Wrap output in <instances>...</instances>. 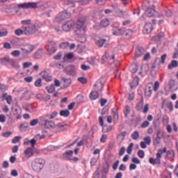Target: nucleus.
Instances as JSON below:
<instances>
[{
    "mask_svg": "<svg viewBox=\"0 0 178 178\" xmlns=\"http://www.w3.org/2000/svg\"><path fill=\"white\" fill-rule=\"evenodd\" d=\"M74 26H76V34L78 35H84V34H86V30H87V25H86V17L79 18L76 24L73 20L67 22L63 25V31L67 33V31H70Z\"/></svg>",
    "mask_w": 178,
    "mask_h": 178,
    "instance_id": "f257e3e1",
    "label": "nucleus"
},
{
    "mask_svg": "<svg viewBox=\"0 0 178 178\" xmlns=\"http://www.w3.org/2000/svg\"><path fill=\"white\" fill-rule=\"evenodd\" d=\"M104 76H102L99 78L96 83H95L94 87L95 88L96 90H92V92L90 94V98L92 101H95V99H98V97H99V92L100 94L102 93V91H104V87L105 86V83H104Z\"/></svg>",
    "mask_w": 178,
    "mask_h": 178,
    "instance_id": "f03ea898",
    "label": "nucleus"
},
{
    "mask_svg": "<svg viewBox=\"0 0 178 178\" xmlns=\"http://www.w3.org/2000/svg\"><path fill=\"white\" fill-rule=\"evenodd\" d=\"M44 129H56L58 131H63L67 129V125L66 124L59 123L55 125V122L47 120L44 121Z\"/></svg>",
    "mask_w": 178,
    "mask_h": 178,
    "instance_id": "7ed1b4c3",
    "label": "nucleus"
},
{
    "mask_svg": "<svg viewBox=\"0 0 178 178\" xmlns=\"http://www.w3.org/2000/svg\"><path fill=\"white\" fill-rule=\"evenodd\" d=\"M44 166H45V160L43 159H35L31 164L33 170L38 172H41L44 169Z\"/></svg>",
    "mask_w": 178,
    "mask_h": 178,
    "instance_id": "20e7f679",
    "label": "nucleus"
},
{
    "mask_svg": "<svg viewBox=\"0 0 178 178\" xmlns=\"http://www.w3.org/2000/svg\"><path fill=\"white\" fill-rule=\"evenodd\" d=\"M74 152L73 150H67L63 154V158L65 161H70V162H79L80 159L78 157H72Z\"/></svg>",
    "mask_w": 178,
    "mask_h": 178,
    "instance_id": "39448f33",
    "label": "nucleus"
},
{
    "mask_svg": "<svg viewBox=\"0 0 178 178\" xmlns=\"http://www.w3.org/2000/svg\"><path fill=\"white\" fill-rule=\"evenodd\" d=\"M18 9H37L38 3L35 2H28L17 4Z\"/></svg>",
    "mask_w": 178,
    "mask_h": 178,
    "instance_id": "423d86ee",
    "label": "nucleus"
},
{
    "mask_svg": "<svg viewBox=\"0 0 178 178\" xmlns=\"http://www.w3.org/2000/svg\"><path fill=\"white\" fill-rule=\"evenodd\" d=\"M145 15H146L147 17H158V16H159V13L155 10V5H152V7H148L145 10Z\"/></svg>",
    "mask_w": 178,
    "mask_h": 178,
    "instance_id": "0eeeda50",
    "label": "nucleus"
},
{
    "mask_svg": "<svg viewBox=\"0 0 178 178\" xmlns=\"http://www.w3.org/2000/svg\"><path fill=\"white\" fill-rule=\"evenodd\" d=\"M24 31V35H32L37 31V26L35 25L22 26Z\"/></svg>",
    "mask_w": 178,
    "mask_h": 178,
    "instance_id": "6e6552de",
    "label": "nucleus"
},
{
    "mask_svg": "<svg viewBox=\"0 0 178 178\" xmlns=\"http://www.w3.org/2000/svg\"><path fill=\"white\" fill-rule=\"evenodd\" d=\"M72 16V13L70 12L65 10L64 11L60 13L56 18L57 22L60 23L63 22V20H66V19H69Z\"/></svg>",
    "mask_w": 178,
    "mask_h": 178,
    "instance_id": "1a4fd4ad",
    "label": "nucleus"
},
{
    "mask_svg": "<svg viewBox=\"0 0 178 178\" xmlns=\"http://www.w3.org/2000/svg\"><path fill=\"white\" fill-rule=\"evenodd\" d=\"M64 72L67 74V76H76V74H77V72H76V67L73 65H70L67 66L64 69Z\"/></svg>",
    "mask_w": 178,
    "mask_h": 178,
    "instance_id": "9d476101",
    "label": "nucleus"
},
{
    "mask_svg": "<svg viewBox=\"0 0 178 178\" xmlns=\"http://www.w3.org/2000/svg\"><path fill=\"white\" fill-rule=\"evenodd\" d=\"M165 105L166 106V108L169 109L170 112H173V102H168V99H162L161 109L165 108Z\"/></svg>",
    "mask_w": 178,
    "mask_h": 178,
    "instance_id": "9b49d317",
    "label": "nucleus"
},
{
    "mask_svg": "<svg viewBox=\"0 0 178 178\" xmlns=\"http://www.w3.org/2000/svg\"><path fill=\"white\" fill-rule=\"evenodd\" d=\"M154 30V26L151 22H146L143 26V34H151Z\"/></svg>",
    "mask_w": 178,
    "mask_h": 178,
    "instance_id": "f8f14e48",
    "label": "nucleus"
},
{
    "mask_svg": "<svg viewBox=\"0 0 178 178\" xmlns=\"http://www.w3.org/2000/svg\"><path fill=\"white\" fill-rule=\"evenodd\" d=\"M44 55H47V51L44 48H40L36 52H35L33 58H35V59H41Z\"/></svg>",
    "mask_w": 178,
    "mask_h": 178,
    "instance_id": "ddd939ff",
    "label": "nucleus"
},
{
    "mask_svg": "<svg viewBox=\"0 0 178 178\" xmlns=\"http://www.w3.org/2000/svg\"><path fill=\"white\" fill-rule=\"evenodd\" d=\"M95 44L98 48H106L108 47V40L105 38H99V40H96Z\"/></svg>",
    "mask_w": 178,
    "mask_h": 178,
    "instance_id": "4468645a",
    "label": "nucleus"
},
{
    "mask_svg": "<svg viewBox=\"0 0 178 178\" xmlns=\"http://www.w3.org/2000/svg\"><path fill=\"white\" fill-rule=\"evenodd\" d=\"M156 159L152 157L149 159V162L151 165H161V154H156Z\"/></svg>",
    "mask_w": 178,
    "mask_h": 178,
    "instance_id": "2eb2a0df",
    "label": "nucleus"
},
{
    "mask_svg": "<svg viewBox=\"0 0 178 178\" xmlns=\"http://www.w3.org/2000/svg\"><path fill=\"white\" fill-rule=\"evenodd\" d=\"M12 111L13 113V115L16 116L17 119H22V108L19 107H12Z\"/></svg>",
    "mask_w": 178,
    "mask_h": 178,
    "instance_id": "dca6fc26",
    "label": "nucleus"
},
{
    "mask_svg": "<svg viewBox=\"0 0 178 178\" xmlns=\"http://www.w3.org/2000/svg\"><path fill=\"white\" fill-rule=\"evenodd\" d=\"M62 81L64 83L63 87H61L62 90H65V88L70 87V86L72 85V79L70 78L63 77Z\"/></svg>",
    "mask_w": 178,
    "mask_h": 178,
    "instance_id": "f3484780",
    "label": "nucleus"
},
{
    "mask_svg": "<svg viewBox=\"0 0 178 178\" xmlns=\"http://www.w3.org/2000/svg\"><path fill=\"white\" fill-rule=\"evenodd\" d=\"M145 52V49H144V47H138L136 49L135 51V57H134V59L136 60V58H140L143 54Z\"/></svg>",
    "mask_w": 178,
    "mask_h": 178,
    "instance_id": "a211bd4d",
    "label": "nucleus"
},
{
    "mask_svg": "<svg viewBox=\"0 0 178 178\" xmlns=\"http://www.w3.org/2000/svg\"><path fill=\"white\" fill-rule=\"evenodd\" d=\"M40 76H42V79H44L45 81L49 83V81H52V76H48V72L42 71L40 73Z\"/></svg>",
    "mask_w": 178,
    "mask_h": 178,
    "instance_id": "6ab92c4d",
    "label": "nucleus"
},
{
    "mask_svg": "<svg viewBox=\"0 0 178 178\" xmlns=\"http://www.w3.org/2000/svg\"><path fill=\"white\" fill-rule=\"evenodd\" d=\"M138 83H140V78L138 76H136L134 78L133 81L130 83V88L131 90H134L138 86Z\"/></svg>",
    "mask_w": 178,
    "mask_h": 178,
    "instance_id": "aec40b11",
    "label": "nucleus"
},
{
    "mask_svg": "<svg viewBox=\"0 0 178 178\" xmlns=\"http://www.w3.org/2000/svg\"><path fill=\"white\" fill-rule=\"evenodd\" d=\"M129 70L131 72V73H137L138 71V63H134L131 66L129 67Z\"/></svg>",
    "mask_w": 178,
    "mask_h": 178,
    "instance_id": "412c9836",
    "label": "nucleus"
},
{
    "mask_svg": "<svg viewBox=\"0 0 178 178\" xmlns=\"http://www.w3.org/2000/svg\"><path fill=\"white\" fill-rule=\"evenodd\" d=\"M143 106H144V97L141 96L140 101L138 104H136V111H141V109H143Z\"/></svg>",
    "mask_w": 178,
    "mask_h": 178,
    "instance_id": "4be33fe9",
    "label": "nucleus"
},
{
    "mask_svg": "<svg viewBox=\"0 0 178 178\" xmlns=\"http://www.w3.org/2000/svg\"><path fill=\"white\" fill-rule=\"evenodd\" d=\"M24 154L27 158H30L31 156H33L34 155V151L33 150V148L31 147H28L25 151H24Z\"/></svg>",
    "mask_w": 178,
    "mask_h": 178,
    "instance_id": "5701e85b",
    "label": "nucleus"
},
{
    "mask_svg": "<svg viewBox=\"0 0 178 178\" xmlns=\"http://www.w3.org/2000/svg\"><path fill=\"white\" fill-rule=\"evenodd\" d=\"M145 95L147 98H151V95H152V86H147V88L145 90Z\"/></svg>",
    "mask_w": 178,
    "mask_h": 178,
    "instance_id": "b1692460",
    "label": "nucleus"
},
{
    "mask_svg": "<svg viewBox=\"0 0 178 178\" xmlns=\"http://www.w3.org/2000/svg\"><path fill=\"white\" fill-rule=\"evenodd\" d=\"M123 112L124 113L125 118H129V115H130V113L131 112V110H130V106L129 105H125L124 107Z\"/></svg>",
    "mask_w": 178,
    "mask_h": 178,
    "instance_id": "393cba45",
    "label": "nucleus"
},
{
    "mask_svg": "<svg viewBox=\"0 0 178 178\" xmlns=\"http://www.w3.org/2000/svg\"><path fill=\"white\" fill-rule=\"evenodd\" d=\"M169 70H172V69L175 67H178V62L176 60H172L171 63L168 66Z\"/></svg>",
    "mask_w": 178,
    "mask_h": 178,
    "instance_id": "a878e982",
    "label": "nucleus"
},
{
    "mask_svg": "<svg viewBox=\"0 0 178 178\" xmlns=\"http://www.w3.org/2000/svg\"><path fill=\"white\" fill-rule=\"evenodd\" d=\"M60 116H63V118H69V116H70V111L68 109L61 110L60 111Z\"/></svg>",
    "mask_w": 178,
    "mask_h": 178,
    "instance_id": "bb28decb",
    "label": "nucleus"
},
{
    "mask_svg": "<svg viewBox=\"0 0 178 178\" xmlns=\"http://www.w3.org/2000/svg\"><path fill=\"white\" fill-rule=\"evenodd\" d=\"M97 130H98V126L94 125L92 127L91 131H90L89 133H88V138H92L94 137V131H97Z\"/></svg>",
    "mask_w": 178,
    "mask_h": 178,
    "instance_id": "cd10ccee",
    "label": "nucleus"
},
{
    "mask_svg": "<svg viewBox=\"0 0 178 178\" xmlns=\"http://www.w3.org/2000/svg\"><path fill=\"white\" fill-rule=\"evenodd\" d=\"M11 60H12V59H10V58H9V57L0 58V62H1V65H5V63H9V65H10Z\"/></svg>",
    "mask_w": 178,
    "mask_h": 178,
    "instance_id": "c85d7f7f",
    "label": "nucleus"
},
{
    "mask_svg": "<svg viewBox=\"0 0 178 178\" xmlns=\"http://www.w3.org/2000/svg\"><path fill=\"white\" fill-rule=\"evenodd\" d=\"M45 90H47V91L49 94H52V93L55 92V85L51 84L50 86V87L46 86Z\"/></svg>",
    "mask_w": 178,
    "mask_h": 178,
    "instance_id": "c756f323",
    "label": "nucleus"
},
{
    "mask_svg": "<svg viewBox=\"0 0 178 178\" xmlns=\"http://www.w3.org/2000/svg\"><path fill=\"white\" fill-rule=\"evenodd\" d=\"M111 22L108 21V19H104L100 22V27H108Z\"/></svg>",
    "mask_w": 178,
    "mask_h": 178,
    "instance_id": "7c9ffc66",
    "label": "nucleus"
},
{
    "mask_svg": "<svg viewBox=\"0 0 178 178\" xmlns=\"http://www.w3.org/2000/svg\"><path fill=\"white\" fill-rule=\"evenodd\" d=\"M73 58H74V54H73V52H70L64 56L63 59L64 60H70L73 59Z\"/></svg>",
    "mask_w": 178,
    "mask_h": 178,
    "instance_id": "2f4dec72",
    "label": "nucleus"
},
{
    "mask_svg": "<svg viewBox=\"0 0 178 178\" xmlns=\"http://www.w3.org/2000/svg\"><path fill=\"white\" fill-rule=\"evenodd\" d=\"M21 51H23L24 54H31V52H33L34 51V46H30L29 47V49L22 48Z\"/></svg>",
    "mask_w": 178,
    "mask_h": 178,
    "instance_id": "473e14b6",
    "label": "nucleus"
},
{
    "mask_svg": "<svg viewBox=\"0 0 178 178\" xmlns=\"http://www.w3.org/2000/svg\"><path fill=\"white\" fill-rule=\"evenodd\" d=\"M112 131V125H104L102 127L103 133H109Z\"/></svg>",
    "mask_w": 178,
    "mask_h": 178,
    "instance_id": "72a5a7b5",
    "label": "nucleus"
},
{
    "mask_svg": "<svg viewBox=\"0 0 178 178\" xmlns=\"http://www.w3.org/2000/svg\"><path fill=\"white\" fill-rule=\"evenodd\" d=\"M10 65H11L14 69H17V70L20 69V65L16 63V61L13 59H12L11 61L10 62Z\"/></svg>",
    "mask_w": 178,
    "mask_h": 178,
    "instance_id": "f704fd0d",
    "label": "nucleus"
},
{
    "mask_svg": "<svg viewBox=\"0 0 178 178\" xmlns=\"http://www.w3.org/2000/svg\"><path fill=\"white\" fill-rule=\"evenodd\" d=\"M162 140V138L161 136H156V138L153 139V144L156 147L159 144H161V141Z\"/></svg>",
    "mask_w": 178,
    "mask_h": 178,
    "instance_id": "c9c22d12",
    "label": "nucleus"
},
{
    "mask_svg": "<svg viewBox=\"0 0 178 178\" xmlns=\"http://www.w3.org/2000/svg\"><path fill=\"white\" fill-rule=\"evenodd\" d=\"M103 170L104 173H108V172H109V163L106 161L103 164Z\"/></svg>",
    "mask_w": 178,
    "mask_h": 178,
    "instance_id": "e433bc0d",
    "label": "nucleus"
},
{
    "mask_svg": "<svg viewBox=\"0 0 178 178\" xmlns=\"http://www.w3.org/2000/svg\"><path fill=\"white\" fill-rule=\"evenodd\" d=\"M108 59H109V54H108V52L106 51L105 54L102 57V63H106Z\"/></svg>",
    "mask_w": 178,
    "mask_h": 178,
    "instance_id": "4c0bfd02",
    "label": "nucleus"
},
{
    "mask_svg": "<svg viewBox=\"0 0 178 178\" xmlns=\"http://www.w3.org/2000/svg\"><path fill=\"white\" fill-rule=\"evenodd\" d=\"M15 35H22L24 34V29L22 27L21 29H17L15 31Z\"/></svg>",
    "mask_w": 178,
    "mask_h": 178,
    "instance_id": "58836bf2",
    "label": "nucleus"
},
{
    "mask_svg": "<svg viewBox=\"0 0 178 178\" xmlns=\"http://www.w3.org/2000/svg\"><path fill=\"white\" fill-rule=\"evenodd\" d=\"M127 134V131H122L120 134H118V138H120L122 141L124 140V138L126 137V135Z\"/></svg>",
    "mask_w": 178,
    "mask_h": 178,
    "instance_id": "ea45409f",
    "label": "nucleus"
},
{
    "mask_svg": "<svg viewBox=\"0 0 178 178\" xmlns=\"http://www.w3.org/2000/svg\"><path fill=\"white\" fill-rule=\"evenodd\" d=\"M70 47V43L69 42H62L59 44V47L63 49H66V48H69Z\"/></svg>",
    "mask_w": 178,
    "mask_h": 178,
    "instance_id": "a19ab883",
    "label": "nucleus"
},
{
    "mask_svg": "<svg viewBox=\"0 0 178 178\" xmlns=\"http://www.w3.org/2000/svg\"><path fill=\"white\" fill-rule=\"evenodd\" d=\"M29 90H26L25 92L22 94V98L23 99H26V101H29V99H30V95H29Z\"/></svg>",
    "mask_w": 178,
    "mask_h": 178,
    "instance_id": "79ce46f5",
    "label": "nucleus"
},
{
    "mask_svg": "<svg viewBox=\"0 0 178 178\" xmlns=\"http://www.w3.org/2000/svg\"><path fill=\"white\" fill-rule=\"evenodd\" d=\"M77 80L79 81V83H81V84H87L88 81L87 78L83 76L79 77Z\"/></svg>",
    "mask_w": 178,
    "mask_h": 178,
    "instance_id": "37998d69",
    "label": "nucleus"
},
{
    "mask_svg": "<svg viewBox=\"0 0 178 178\" xmlns=\"http://www.w3.org/2000/svg\"><path fill=\"white\" fill-rule=\"evenodd\" d=\"M173 156H175V151H173V150H168L167 152L165 158L170 159V158H173Z\"/></svg>",
    "mask_w": 178,
    "mask_h": 178,
    "instance_id": "c03bdc74",
    "label": "nucleus"
},
{
    "mask_svg": "<svg viewBox=\"0 0 178 178\" xmlns=\"http://www.w3.org/2000/svg\"><path fill=\"white\" fill-rule=\"evenodd\" d=\"M35 86L38 88L42 87V79L39 78L35 81Z\"/></svg>",
    "mask_w": 178,
    "mask_h": 178,
    "instance_id": "a18cd8bd",
    "label": "nucleus"
},
{
    "mask_svg": "<svg viewBox=\"0 0 178 178\" xmlns=\"http://www.w3.org/2000/svg\"><path fill=\"white\" fill-rule=\"evenodd\" d=\"M131 138L133 140H137L140 137V133H138V131H134L131 135Z\"/></svg>",
    "mask_w": 178,
    "mask_h": 178,
    "instance_id": "49530a36",
    "label": "nucleus"
},
{
    "mask_svg": "<svg viewBox=\"0 0 178 178\" xmlns=\"http://www.w3.org/2000/svg\"><path fill=\"white\" fill-rule=\"evenodd\" d=\"M47 51L49 55H53V54L56 52V47L55 46L51 47L50 49H47Z\"/></svg>",
    "mask_w": 178,
    "mask_h": 178,
    "instance_id": "de8ad7c7",
    "label": "nucleus"
},
{
    "mask_svg": "<svg viewBox=\"0 0 178 178\" xmlns=\"http://www.w3.org/2000/svg\"><path fill=\"white\" fill-rule=\"evenodd\" d=\"M133 147H134V143H131L127 149V152L130 155L131 154V151H133Z\"/></svg>",
    "mask_w": 178,
    "mask_h": 178,
    "instance_id": "09e8293b",
    "label": "nucleus"
},
{
    "mask_svg": "<svg viewBox=\"0 0 178 178\" xmlns=\"http://www.w3.org/2000/svg\"><path fill=\"white\" fill-rule=\"evenodd\" d=\"M119 28L118 27H113L112 29V33L113 35H120V33H119Z\"/></svg>",
    "mask_w": 178,
    "mask_h": 178,
    "instance_id": "8fccbe9b",
    "label": "nucleus"
},
{
    "mask_svg": "<svg viewBox=\"0 0 178 178\" xmlns=\"http://www.w3.org/2000/svg\"><path fill=\"white\" fill-rule=\"evenodd\" d=\"M21 23L23 26H30L31 24V19L22 20Z\"/></svg>",
    "mask_w": 178,
    "mask_h": 178,
    "instance_id": "3c124183",
    "label": "nucleus"
},
{
    "mask_svg": "<svg viewBox=\"0 0 178 178\" xmlns=\"http://www.w3.org/2000/svg\"><path fill=\"white\" fill-rule=\"evenodd\" d=\"M20 140H22V136H15L13 138L12 143L13 144H17V143L20 141Z\"/></svg>",
    "mask_w": 178,
    "mask_h": 178,
    "instance_id": "603ef678",
    "label": "nucleus"
},
{
    "mask_svg": "<svg viewBox=\"0 0 178 178\" xmlns=\"http://www.w3.org/2000/svg\"><path fill=\"white\" fill-rule=\"evenodd\" d=\"M156 154H161V158H162V154H168V150L166 147H164L163 150L161 149H159L158 150V152Z\"/></svg>",
    "mask_w": 178,
    "mask_h": 178,
    "instance_id": "864d4df0",
    "label": "nucleus"
},
{
    "mask_svg": "<svg viewBox=\"0 0 178 178\" xmlns=\"http://www.w3.org/2000/svg\"><path fill=\"white\" fill-rule=\"evenodd\" d=\"M143 140L147 145H151V136L145 137Z\"/></svg>",
    "mask_w": 178,
    "mask_h": 178,
    "instance_id": "5fc2aeb1",
    "label": "nucleus"
},
{
    "mask_svg": "<svg viewBox=\"0 0 178 178\" xmlns=\"http://www.w3.org/2000/svg\"><path fill=\"white\" fill-rule=\"evenodd\" d=\"M119 163H120V161L117 160L115 162L113 163V170H117L118 168H119Z\"/></svg>",
    "mask_w": 178,
    "mask_h": 178,
    "instance_id": "6e6d98bb",
    "label": "nucleus"
},
{
    "mask_svg": "<svg viewBox=\"0 0 178 178\" xmlns=\"http://www.w3.org/2000/svg\"><path fill=\"white\" fill-rule=\"evenodd\" d=\"M166 58H168V54H164L161 56V59H160V63H161L162 65H163V63H165V60H166Z\"/></svg>",
    "mask_w": 178,
    "mask_h": 178,
    "instance_id": "4d7b16f0",
    "label": "nucleus"
},
{
    "mask_svg": "<svg viewBox=\"0 0 178 178\" xmlns=\"http://www.w3.org/2000/svg\"><path fill=\"white\" fill-rule=\"evenodd\" d=\"M125 37H131L133 35V31L131 29H127L124 32Z\"/></svg>",
    "mask_w": 178,
    "mask_h": 178,
    "instance_id": "13d9d810",
    "label": "nucleus"
},
{
    "mask_svg": "<svg viewBox=\"0 0 178 178\" xmlns=\"http://www.w3.org/2000/svg\"><path fill=\"white\" fill-rule=\"evenodd\" d=\"M11 55H13V56H15V58H17L18 56H20V51L14 50L11 52Z\"/></svg>",
    "mask_w": 178,
    "mask_h": 178,
    "instance_id": "bf43d9fd",
    "label": "nucleus"
},
{
    "mask_svg": "<svg viewBox=\"0 0 178 178\" xmlns=\"http://www.w3.org/2000/svg\"><path fill=\"white\" fill-rule=\"evenodd\" d=\"M131 162H133V163H134L135 165H139V163H141V161L137 157H133L131 159Z\"/></svg>",
    "mask_w": 178,
    "mask_h": 178,
    "instance_id": "052dcab7",
    "label": "nucleus"
},
{
    "mask_svg": "<svg viewBox=\"0 0 178 178\" xmlns=\"http://www.w3.org/2000/svg\"><path fill=\"white\" fill-rule=\"evenodd\" d=\"M138 156H139V158L143 159L144 156H145V153L144 152V150H138Z\"/></svg>",
    "mask_w": 178,
    "mask_h": 178,
    "instance_id": "680f3d73",
    "label": "nucleus"
},
{
    "mask_svg": "<svg viewBox=\"0 0 178 178\" xmlns=\"http://www.w3.org/2000/svg\"><path fill=\"white\" fill-rule=\"evenodd\" d=\"M8 35V30L2 29L0 31V37H6Z\"/></svg>",
    "mask_w": 178,
    "mask_h": 178,
    "instance_id": "e2e57ef3",
    "label": "nucleus"
},
{
    "mask_svg": "<svg viewBox=\"0 0 178 178\" xmlns=\"http://www.w3.org/2000/svg\"><path fill=\"white\" fill-rule=\"evenodd\" d=\"M163 134H165V131L163 129H159L156 132V136L159 137H163Z\"/></svg>",
    "mask_w": 178,
    "mask_h": 178,
    "instance_id": "0e129e2a",
    "label": "nucleus"
},
{
    "mask_svg": "<svg viewBox=\"0 0 178 178\" xmlns=\"http://www.w3.org/2000/svg\"><path fill=\"white\" fill-rule=\"evenodd\" d=\"M97 162H98V160L97 159V158H95V157L92 158L91 161H90L91 166H95V165H97Z\"/></svg>",
    "mask_w": 178,
    "mask_h": 178,
    "instance_id": "69168bd1",
    "label": "nucleus"
},
{
    "mask_svg": "<svg viewBox=\"0 0 178 178\" xmlns=\"http://www.w3.org/2000/svg\"><path fill=\"white\" fill-rule=\"evenodd\" d=\"M61 58H62V52H58L57 55L54 56V59H55V60H60Z\"/></svg>",
    "mask_w": 178,
    "mask_h": 178,
    "instance_id": "338daca9",
    "label": "nucleus"
},
{
    "mask_svg": "<svg viewBox=\"0 0 178 178\" xmlns=\"http://www.w3.org/2000/svg\"><path fill=\"white\" fill-rule=\"evenodd\" d=\"M37 124H38V119H34L30 122V126H35Z\"/></svg>",
    "mask_w": 178,
    "mask_h": 178,
    "instance_id": "774afa93",
    "label": "nucleus"
}]
</instances>
